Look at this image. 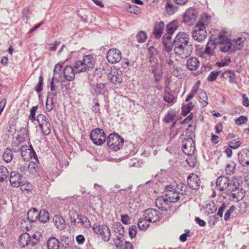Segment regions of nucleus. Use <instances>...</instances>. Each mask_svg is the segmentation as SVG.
Segmentation results:
<instances>
[{"instance_id":"nucleus-1","label":"nucleus","mask_w":249,"mask_h":249,"mask_svg":"<svg viewBox=\"0 0 249 249\" xmlns=\"http://www.w3.org/2000/svg\"><path fill=\"white\" fill-rule=\"evenodd\" d=\"M190 39L189 34L186 32H179L176 35L174 42V52L177 56L184 59L191 54L192 48L189 45Z\"/></svg>"},{"instance_id":"nucleus-2","label":"nucleus","mask_w":249,"mask_h":249,"mask_svg":"<svg viewBox=\"0 0 249 249\" xmlns=\"http://www.w3.org/2000/svg\"><path fill=\"white\" fill-rule=\"evenodd\" d=\"M107 144L109 148L117 151L124 145V139L117 133L110 134L107 138Z\"/></svg>"},{"instance_id":"nucleus-3","label":"nucleus","mask_w":249,"mask_h":249,"mask_svg":"<svg viewBox=\"0 0 249 249\" xmlns=\"http://www.w3.org/2000/svg\"><path fill=\"white\" fill-rule=\"evenodd\" d=\"M226 33L225 31L222 33H219L218 37L216 39L219 44L220 50L224 53L228 52L230 49L233 50L232 40L228 38L225 35Z\"/></svg>"},{"instance_id":"nucleus-4","label":"nucleus","mask_w":249,"mask_h":249,"mask_svg":"<svg viewBox=\"0 0 249 249\" xmlns=\"http://www.w3.org/2000/svg\"><path fill=\"white\" fill-rule=\"evenodd\" d=\"M94 232L100 236L105 241H108L111 237V233L109 228L105 225L94 224L92 226Z\"/></svg>"},{"instance_id":"nucleus-5","label":"nucleus","mask_w":249,"mask_h":249,"mask_svg":"<svg viewBox=\"0 0 249 249\" xmlns=\"http://www.w3.org/2000/svg\"><path fill=\"white\" fill-rule=\"evenodd\" d=\"M39 129L44 135H48L51 133V125L49 119L44 114H39L36 118Z\"/></svg>"},{"instance_id":"nucleus-6","label":"nucleus","mask_w":249,"mask_h":249,"mask_svg":"<svg viewBox=\"0 0 249 249\" xmlns=\"http://www.w3.org/2000/svg\"><path fill=\"white\" fill-rule=\"evenodd\" d=\"M90 138L95 144L101 145L105 142L106 136L103 129L96 128L90 132Z\"/></svg>"},{"instance_id":"nucleus-7","label":"nucleus","mask_w":249,"mask_h":249,"mask_svg":"<svg viewBox=\"0 0 249 249\" xmlns=\"http://www.w3.org/2000/svg\"><path fill=\"white\" fill-rule=\"evenodd\" d=\"M175 185H168L165 187V195L163 200L167 202H176L179 199L178 193L175 189Z\"/></svg>"},{"instance_id":"nucleus-8","label":"nucleus","mask_w":249,"mask_h":249,"mask_svg":"<svg viewBox=\"0 0 249 249\" xmlns=\"http://www.w3.org/2000/svg\"><path fill=\"white\" fill-rule=\"evenodd\" d=\"M122 53L118 49L111 48L107 52V58L108 62L110 63H117L122 59Z\"/></svg>"},{"instance_id":"nucleus-9","label":"nucleus","mask_w":249,"mask_h":249,"mask_svg":"<svg viewBox=\"0 0 249 249\" xmlns=\"http://www.w3.org/2000/svg\"><path fill=\"white\" fill-rule=\"evenodd\" d=\"M197 17L196 11L194 8H188L183 16V22L185 24L191 25L195 21Z\"/></svg>"},{"instance_id":"nucleus-10","label":"nucleus","mask_w":249,"mask_h":249,"mask_svg":"<svg viewBox=\"0 0 249 249\" xmlns=\"http://www.w3.org/2000/svg\"><path fill=\"white\" fill-rule=\"evenodd\" d=\"M211 17L207 14H204L194 27V30L201 31H206V27L209 24Z\"/></svg>"},{"instance_id":"nucleus-11","label":"nucleus","mask_w":249,"mask_h":249,"mask_svg":"<svg viewBox=\"0 0 249 249\" xmlns=\"http://www.w3.org/2000/svg\"><path fill=\"white\" fill-rule=\"evenodd\" d=\"M217 44L214 41L209 40L207 43L206 48L204 52H201L200 55V57L203 58L207 59L208 57L214 55L215 54V50L216 49Z\"/></svg>"},{"instance_id":"nucleus-12","label":"nucleus","mask_w":249,"mask_h":249,"mask_svg":"<svg viewBox=\"0 0 249 249\" xmlns=\"http://www.w3.org/2000/svg\"><path fill=\"white\" fill-rule=\"evenodd\" d=\"M195 150V145L192 138H188L183 142L182 151L184 154L188 156L192 155Z\"/></svg>"},{"instance_id":"nucleus-13","label":"nucleus","mask_w":249,"mask_h":249,"mask_svg":"<svg viewBox=\"0 0 249 249\" xmlns=\"http://www.w3.org/2000/svg\"><path fill=\"white\" fill-rule=\"evenodd\" d=\"M21 151V155L24 160H28L32 157H34L36 160H37V155L34 151L32 145L28 146L25 145V146L22 147Z\"/></svg>"},{"instance_id":"nucleus-14","label":"nucleus","mask_w":249,"mask_h":249,"mask_svg":"<svg viewBox=\"0 0 249 249\" xmlns=\"http://www.w3.org/2000/svg\"><path fill=\"white\" fill-rule=\"evenodd\" d=\"M123 73L119 68H114L111 69L109 73L108 77L111 82L113 83H121L123 80Z\"/></svg>"},{"instance_id":"nucleus-15","label":"nucleus","mask_w":249,"mask_h":249,"mask_svg":"<svg viewBox=\"0 0 249 249\" xmlns=\"http://www.w3.org/2000/svg\"><path fill=\"white\" fill-rule=\"evenodd\" d=\"M143 216L150 222H155L160 219V215L157 211L153 209H148L144 211Z\"/></svg>"},{"instance_id":"nucleus-16","label":"nucleus","mask_w":249,"mask_h":249,"mask_svg":"<svg viewBox=\"0 0 249 249\" xmlns=\"http://www.w3.org/2000/svg\"><path fill=\"white\" fill-rule=\"evenodd\" d=\"M249 37V35L244 33L236 39L232 40L233 50H240L243 47V45L247 39Z\"/></svg>"},{"instance_id":"nucleus-17","label":"nucleus","mask_w":249,"mask_h":249,"mask_svg":"<svg viewBox=\"0 0 249 249\" xmlns=\"http://www.w3.org/2000/svg\"><path fill=\"white\" fill-rule=\"evenodd\" d=\"M187 182L190 188L193 190H196L200 186V180L196 174L192 173L188 177Z\"/></svg>"},{"instance_id":"nucleus-18","label":"nucleus","mask_w":249,"mask_h":249,"mask_svg":"<svg viewBox=\"0 0 249 249\" xmlns=\"http://www.w3.org/2000/svg\"><path fill=\"white\" fill-rule=\"evenodd\" d=\"M238 159L242 166H248L249 165V150L247 149L241 150L238 154Z\"/></svg>"},{"instance_id":"nucleus-19","label":"nucleus","mask_w":249,"mask_h":249,"mask_svg":"<svg viewBox=\"0 0 249 249\" xmlns=\"http://www.w3.org/2000/svg\"><path fill=\"white\" fill-rule=\"evenodd\" d=\"M230 184V179L225 176H220L217 179L216 186L220 190L227 189L229 186Z\"/></svg>"},{"instance_id":"nucleus-20","label":"nucleus","mask_w":249,"mask_h":249,"mask_svg":"<svg viewBox=\"0 0 249 249\" xmlns=\"http://www.w3.org/2000/svg\"><path fill=\"white\" fill-rule=\"evenodd\" d=\"M163 99L165 102L169 104V106H170L176 102L177 95H175L172 91L165 90Z\"/></svg>"},{"instance_id":"nucleus-21","label":"nucleus","mask_w":249,"mask_h":249,"mask_svg":"<svg viewBox=\"0 0 249 249\" xmlns=\"http://www.w3.org/2000/svg\"><path fill=\"white\" fill-rule=\"evenodd\" d=\"M76 224H80L85 228H89L90 227V222L88 217L82 214H77L76 218L74 219Z\"/></svg>"},{"instance_id":"nucleus-22","label":"nucleus","mask_w":249,"mask_h":249,"mask_svg":"<svg viewBox=\"0 0 249 249\" xmlns=\"http://www.w3.org/2000/svg\"><path fill=\"white\" fill-rule=\"evenodd\" d=\"M75 72L74 67L72 68L70 66H66L63 70L64 77L67 80L69 81L74 80Z\"/></svg>"},{"instance_id":"nucleus-23","label":"nucleus","mask_w":249,"mask_h":249,"mask_svg":"<svg viewBox=\"0 0 249 249\" xmlns=\"http://www.w3.org/2000/svg\"><path fill=\"white\" fill-rule=\"evenodd\" d=\"M10 182L12 186L14 187H18L21 183L20 174L15 171L11 172L10 173Z\"/></svg>"},{"instance_id":"nucleus-24","label":"nucleus","mask_w":249,"mask_h":249,"mask_svg":"<svg viewBox=\"0 0 249 249\" xmlns=\"http://www.w3.org/2000/svg\"><path fill=\"white\" fill-rule=\"evenodd\" d=\"M162 39L164 50L167 53L170 52L174 45V42H173L171 36H163Z\"/></svg>"},{"instance_id":"nucleus-25","label":"nucleus","mask_w":249,"mask_h":249,"mask_svg":"<svg viewBox=\"0 0 249 249\" xmlns=\"http://www.w3.org/2000/svg\"><path fill=\"white\" fill-rule=\"evenodd\" d=\"M200 63L198 59L195 57H191L187 59L186 66L191 71H196L199 67Z\"/></svg>"},{"instance_id":"nucleus-26","label":"nucleus","mask_w":249,"mask_h":249,"mask_svg":"<svg viewBox=\"0 0 249 249\" xmlns=\"http://www.w3.org/2000/svg\"><path fill=\"white\" fill-rule=\"evenodd\" d=\"M164 30V23L163 21H160L155 23L153 34L156 38H160L162 36Z\"/></svg>"},{"instance_id":"nucleus-27","label":"nucleus","mask_w":249,"mask_h":249,"mask_svg":"<svg viewBox=\"0 0 249 249\" xmlns=\"http://www.w3.org/2000/svg\"><path fill=\"white\" fill-rule=\"evenodd\" d=\"M18 243L21 248H25L31 244V236L27 233H22L19 237Z\"/></svg>"},{"instance_id":"nucleus-28","label":"nucleus","mask_w":249,"mask_h":249,"mask_svg":"<svg viewBox=\"0 0 249 249\" xmlns=\"http://www.w3.org/2000/svg\"><path fill=\"white\" fill-rule=\"evenodd\" d=\"M200 85L201 82L199 80L197 81L194 84L190 92L189 93V94L188 95L186 98V102L189 101L190 100H191L194 97V96L197 92H199V90H200L199 89Z\"/></svg>"},{"instance_id":"nucleus-29","label":"nucleus","mask_w":249,"mask_h":249,"mask_svg":"<svg viewBox=\"0 0 249 249\" xmlns=\"http://www.w3.org/2000/svg\"><path fill=\"white\" fill-rule=\"evenodd\" d=\"M192 36L194 40L202 42L206 39L207 32L206 31H198L194 30Z\"/></svg>"},{"instance_id":"nucleus-30","label":"nucleus","mask_w":249,"mask_h":249,"mask_svg":"<svg viewBox=\"0 0 249 249\" xmlns=\"http://www.w3.org/2000/svg\"><path fill=\"white\" fill-rule=\"evenodd\" d=\"M82 60L87 70L93 68L94 66V60L91 55H85Z\"/></svg>"},{"instance_id":"nucleus-31","label":"nucleus","mask_w":249,"mask_h":249,"mask_svg":"<svg viewBox=\"0 0 249 249\" xmlns=\"http://www.w3.org/2000/svg\"><path fill=\"white\" fill-rule=\"evenodd\" d=\"M53 222L56 228L59 230H63L66 227L65 221L60 215H55L53 218Z\"/></svg>"},{"instance_id":"nucleus-32","label":"nucleus","mask_w":249,"mask_h":249,"mask_svg":"<svg viewBox=\"0 0 249 249\" xmlns=\"http://www.w3.org/2000/svg\"><path fill=\"white\" fill-rule=\"evenodd\" d=\"M173 185H175L174 187L175 189H176V191L178 193V195H186L188 192V190L187 186L179 182L178 183H176L175 184H173Z\"/></svg>"},{"instance_id":"nucleus-33","label":"nucleus","mask_w":249,"mask_h":249,"mask_svg":"<svg viewBox=\"0 0 249 249\" xmlns=\"http://www.w3.org/2000/svg\"><path fill=\"white\" fill-rule=\"evenodd\" d=\"M28 139V135L27 131L24 129L21 130L16 137V142L22 144L26 140Z\"/></svg>"},{"instance_id":"nucleus-34","label":"nucleus","mask_w":249,"mask_h":249,"mask_svg":"<svg viewBox=\"0 0 249 249\" xmlns=\"http://www.w3.org/2000/svg\"><path fill=\"white\" fill-rule=\"evenodd\" d=\"M48 249H58L59 248V242L55 237L50 238L47 243Z\"/></svg>"},{"instance_id":"nucleus-35","label":"nucleus","mask_w":249,"mask_h":249,"mask_svg":"<svg viewBox=\"0 0 249 249\" xmlns=\"http://www.w3.org/2000/svg\"><path fill=\"white\" fill-rule=\"evenodd\" d=\"M150 222L143 216L141 217L138 222V228L140 230L145 231L150 225Z\"/></svg>"},{"instance_id":"nucleus-36","label":"nucleus","mask_w":249,"mask_h":249,"mask_svg":"<svg viewBox=\"0 0 249 249\" xmlns=\"http://www.w3.org/2000/svg\"><path fill=\"white\" fill-rule=\"evenodd\" d=\"M178 27V22L177 20H173L168 23L166 26L167 33L172 35Z\"/></svg>"},{"instance_id":"nucleus-37","label":"nucleus","mask_w":249,"mask_h":249,"mask_svg":"<svg viewBox=\"0 0 249 249\" xmlns=\"http://www.w3.org/2000/svg\"><path fill=\"white\" fill-rule=\"evenodd\" d=\"M176 116V113L175 111L173 109H170L165 115L163 119V122L166 124L171 123L175 119Z\"/></svg>"},{"instance_id":"nucleus-38","label":"nucleus","mask_w":249,"mask_h":249,"mask_svg":"<svg viewBox=\"0 0 249 249\" xmlns=\"http://www.w3.org/2000/svg\"><path fill=\"white\" fill-rule=\"evenodd\" d=\"M27 216L30 221L35 222L39 219V214L36 209H33L28 212Z\"/></svg>"},{"instance_id":"nucleus-39","label":"nucleus","mask_w":249,"mask_h":249,"mask_svg":"<svg viewBox=\"0 0 249 249\" xmlns=\"http://www.w3.org/2000/svg\"><path fill=\"white\" fill-rule=\"evenodd\" d=\"M154 78L156 81H160L162 78L163 72L161 67L156 66L153 70Z\"/></svg>"},{"instance_id":"nucleus-40","label":"nucleus","mask_w":249,"mask_h":249,"mask_svg":"<svg viewBox=\"0 0 249 249\" xmlns=\"http://www.w3.org/2000/svg\"><path fill=\"white\" fill-rule=\"evenodd\" d=\"M74 69L76 72H84L87 71V69L83 63L82 60L76 61L74 64Z\"/></svg>"},{"instance_id":"nucleus-41","label":"nucleus","mask_w":249,"mask_h":249,"mask_svg":"<svg viewBox=\"0 0 249 249\" xmlns=\"http://www.w3.org/2000/svg\"><path fill=\"white\" fill-rule=\"evenodd\" d=\"M199 101L201 102L203 107H206L208 103V97L206 93L202 89L199 90Z\"/></svg>"},{"instance_id":"nucleus-42","label":"nucleus","mask_w":249,"mask_h":249,"mask_svg":"<svg viewBox=\"0 0 249 249\" xmlns=\"http://www.w3.org/2000/svg\"><path fill=\"white\" fill-rule=\"evenodd\" d=\"M221 77L224 79H229V81L232 83L235 79V75L231 71H227L223 72Z\"/></svg>"},{"instance_id":"nucleus-43","label":"nucleus","mask_w":249,"mask_h":249,"mask_svg":"<svg viewBox=\"0 0 249 249\" xmlns=\"http://www.w3.org/2000/svg\"><path fill=\"white\" fill-rule=\"evenodd\" d=\"M13 153L10 149H5L2 157L3 160L6 162H10L13 159Z\"/></svg>"},{"instance_id":"nucleus-44","label":"nucleus","mask_w":249,"mask_h":249,"mask_svg":"<svg viewBox=\"0 0 249 249\" xmlns=\"http://www.w3.org/2000/svg\"><path fill=\"white\" fill-rule=\"evenodd\" d=\"M39 220L43 222H46L49 220L50 218L49 213L45 210L40 211L39 213Z\"/></svg>"},{"instance_id":"nucleus-45","label":"nucleus","mask_w":249,"mask_h":249,"mask_svg":"<svg viewBox=\"0 0 249 249\" xmlns=\"http://www.w3.org/2000/svg\"><path fill=\"white\" fill-rule=\"evenodd\" d=\"M242 142L239 138L234 139L229 142L228 146L233 149H235L240 147Z\"/></svg>"},{"instance_id":"nucleus-46","label":"nucleus","mask_w":249,"mask_h":249,"mask_svg":"<svg viewBox=\"0 0 249 249\" xmlns=\"http://www.w3.org/2000/svg\"><path fill=\"white\" fill-rule=\"evenodd\" d=\"M38 167L36 162L31 161L29 162L28 169L30 174L35 175L37 172Z\"/></svg>"},{"instance_id":"nucleus-47","label":"nucleus","mask_w":249,"mask_h":249,"mask_svg":"<svg viewBox=\"0 0 249 249\" xmlns=\"http://www.w3.org/2000/svg\"><path fill=\"white\" fill-rule=\"evenodd\" d=\"M8 171L4 166H0V181L4 180L7 177Z\"/></svg>"},{"instance_id":"nucleus-48","label":"nucleus","mask_w":249,"mask_h":249,"mask_svg":"<svg viewBox=\"0 0 249 249\" xmlns=\"http://www.w3.org/2000/svg\"><path fill=\"white\" fill-rule=\"evenodd\" d=\"M136 38L138 42H144L147 38V35L146 32L143 31L139 32L136 36Z\"/></svg>"},{"instance_id":"nucleus-49","label":"nucleus","mask_w":249,"mask_h":249,"mask_svg":"<svg viewBox=\"0 0 249 249\" xmlns=\"http://www.w3.org/2000/svg\"><path fill=\"white\" fill-rule=\"evenodd\" d=\"M54 105L53 100L52 98L48 97L46 102V109L47 111L50 112L53 108Z\"/></svg>"},{"instance_id":"nucleus-50","label":"nucleus","mask_w":249,"mask_h":249,"mask_svg":"<svg viewBox=\"0 0 249 249\" xmlns=\"http://www.w3.org/2000/svg\"><path fill=\"white\" fill-rule=\"evenodd\" d=\"M12 148L14 152H18L22 149V147L25 146V145L21 144L18 142L14 141L12 143Z\"/></svg>"},{"instance_id":"nucleus-51","label":"nucleus","mask_w":249,"mask_h":249,"mask_svg":"<svg viewBox=\"0 0 249 249\" xmlns=\"http://www.w3.org/2000/svg\"><path fill=\"white\" fill-rule=\"evenodd\" d=\"M181 87H182V84L180 82H175V83H174L172 85V89H173L172 91L175 94L177 95L179 92L180 89L181 88Z\"/></svg>"},{"instance_id":"nucleus-52","label":"nucleus","mask_w":249,"mask_h":249,"mask_svg":"<svg viewBox=\"0 0 249 249\" xmlns=\"http://www.w3.org/2000/svg\"><path fill=\"white\" fill-rule=\"evenodd\" d=\"M220 71H213L208 76V80L209 82H213L216 80L218 76L219 75Z\"/></svg>"},{"instance_id":"nucleus-53","label":"nucleus","mask_w":249,"mask_h":249,"mask_svg":"<svg viewBox=\"0 0 249 249\" xmlns=\"http://www.w3.org/2000/svg\"><path fill=\"white\" fill-rule=\"evenodd\" d=\"M186 161L190 167H194L196 165V158L192 156V155L189 156Z\"/></svg>"},{"instance_id":"nucleus-54","label":"nucleus","mask_w":249,"mask_h":249,"mask_svg":"<svg viewBox=\"0 0 249 249\" xmlns=\"http://www.w3.org/2000/svg\"><path fill=\"white\" fill-rule=\"evenodd\" d=\"M248 120L247 117L242 115L235 120V123L237 125H241L247 122Z\"/></svg>"},{"instance_id":"nucleus-55","label":"nucleus","mask_w":249,"mask_h":249,"mask_svg":"<svg viewBox=\"0 0 249 249\" xmlns=\"http://www.w3.org/2000/svg\"><path fill=\"white\" fill-rule=\"evenodd\" d=\"M230 62V58L229 57H226L221 60V61L216 62V65L218 67H222L229 65Z\"/></svg>"},{"instance_id":"nucleus-56","label":"nucleus","mask_w":249,"mask_h":249,"mask_svg":"<svg viewBox=\"0 0 249 249\" xmlns=\"http://www.w3.org/2000/svg\"><path fill=\"white\" fill-rule=\"evenodd\" d=\"M43 78L42 75H40L39 77V81L38 84L36 86V90L37 93L40 92L42 90L43 85Z\"/></svg>"},{"instance_id":"nucleus-57","label":"nucleus","mask_w":249,"mask_h":249,"mask_svg":"<svg viewBox=\"0 0 249 249\" xmlns=\"http://www.w3.org/2000/svg\"><path fill=\"white\" fill-rule=\"evenodd\" d=\"M37 106L33 107L31 109L30 115L29 118L32 122H34V121L36 120V113L37 111Z\"/></svg>"},{"instance_id":"nucleus-58","label":"nucleus","mask_w":249,"mask_h":249,"mask_svg":"<svg viewBox=\"0 0 249 249\" xmlns=\"http://www.w3.org/2000/svg\"><path fill=\"white\" fill-rule=\"evenodd\" d=\"M20 188L23 191H30L32 190V186L29 182L26 181L20 185Z\"/></svg>"},{"instance_id":"nucleus-59","label":"nucleus","mask_w":249,"mask_h":249,"mask_svg":"<svg viewBox=\"0 0 249 249\" xmlns=\"http://www.w3.org/2000/svg\"><path fill=\"white\" fill-rule=\"evenodd\" d=\"M137 229L135 225L131 226L129 229V234L130 237L132 238L134 237L137 234Z\"/></svg>"},{"instance_id":"nucleus-60","label":"nucleus","mask_w":249,"mask_h":249,"mask_svg":"<svg viewBox=\"0 0 249 249\" xmlns=\"http://www.w3.org/2000/svg\"><path fill=\"white\" fill-rule=\"evenodd\" d=\"M173 74L177 77L180 78L181 76L182 70L180 68H175L173 72Z\"/></svg>"},{"instance_id":"nucleus-61","label":"nucleus","mask_w":249,"mask_h":249,"mask_svg":"<svg viewBox=\"0 0 249 249\" xmlns=\"http://www.w3.org/2000/svg\"><path fill=\"white\" fill-rule=\"evenodd\" d=\"M235 169V164L233 163L227 165L226 168V170L229 174L233 173Z\"/></svg>"},{"instance_id":"nucleus-62","label":"nucleus","mask_w":249,"mask_h":249,"mask_svg":"<svg viewBox=\"0 0 249 249\" xmlns=\"http://www.w3.org/2000/svg\"><path fill=\"white\" fill-rule=\"evenodd\" d=\"M76 241L78 245H82L85 241V238L84 236L82 234L77 235L76 238Z\"/></svg>"},{"instance_id":"nucleus-63","label":"nucleus","mask_w":249,"mask_h":249,"mask_svg":"<svg viewBox=\"0 0 249 249\" xmlns=\"http://www.w3.org/2000/svg\"><path fill=\"white\" fill-rule=\"evenodd\" d=\"M235 209L234 206L231 207L230 209L226 213L224 216V219L227 220L230 217L231 213H233Z\"/></svg>"},{"instance_id":"nucleus-64","label":"nucleus","mask_w":249,"mask_h":249,"mask_svg":"<svg viewBox=\"0 0 249 249\" xmlns=\"http://www.w3.org/2000/svg\"><path fill=\"white\" fill-rule=\"evenodd\" d=\"M129 12L138 14L140 13V8L135 5H131L129 7Z\"/></svg>"}]
</instances>
